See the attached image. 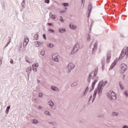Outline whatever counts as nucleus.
Masks as SVG:
<instances>
[{"label":"nucleus","instance_id":"f257e3e1","mask_svg":"<svg viewBox=\"0 0 128 128\" xmlns=\"http://www.w3.org/2000/svg\"><path fill=\"white\" fill-rule=\"evenodd\" d=\"M106 84H108L107 81H102L101 82H100L98 88L94 91V93L93 94V100H94V98H96V94H98L99 96L100 94H102V86H106Z\"/></svg>","mask_w":128,"mask_h":128},{"label":"nucleus","instance_id":"f03ea898","mask_svg":"<svg viewBox=\"0 0 128 128\" xmlns=\"http://www.w3.org/2000/svg\"><path fill=\"white\" fill-rule=\"evenodd\" d=\"M128 56V47L126 48H124L122 50L119 58V60H122L123 58H126Z\"/></svg>","mask_w":128,"mask_h":128},{"label":"nucleus","instance_id":"7ed1b4c3","mask_svg":"<svg viewBox=\"0 0 128 128\" xmlns=\"http://www.w3.org/2000/svg\"><path fill=\"white\" fill-rule=\"evenodd\" d=\"M108 96L110 100H116V93L112 91H110V92L108 93Z\"/></svg>","mask_w":128,"mask_h":128},{"label":"nucleus","instance_id":"20e7f679","mask_svg":"<svg viewBox=\"0 0 128 128\" xmlns=\"http://www.w3.org/2000/svg\"><path fill=\"white\" fill-rule=\"evenodd\" d=\"M126 68H128V66L126 65V64H122L121 69L120 70V72L124 74V72L126 70Z\"/></svg>","mask_w":128,"mask_h":128},{"label":"nucleus","instance_id":"39448f33","mask_svg":"<svg viewBox=\"0 0 128 128\" xmlns=\"http://www.w3.org/2000/svg\"><path fill=\"white\" fill-rule=\"evenodd\" d=\"M74 68V64L72 63H70L67 67L68 70L69 72H70L72 68Z\"/></svg>","mask_w":128,"mask_h":128},{"label":"nucleus","instance_id":"423d86ee","mask_svg":"<svg viewBox=\"0 0 128 128\" xmlns=\"http://www.w3.org/2000/svg\"><path fill=\"white\" fill-rule=\"evenodd\" d=\"M52 59L55 62H58V54H53L52 56Z\"/></svg>","mask_w":128,"mask_h":128},{"label":"nucleus","instance_id":"0eeeda50","mask_svg":"<svg viewBox=\"0 0 128 128\" xmlns=\"http://www.w3.org/2000/svg\"><path fill=\"white\" fill-rule=\"evenodd\" d=\"M78 50V49L76 48V46H74L71 52V54H76V52Z\"/></svg>","mask_w":128,"mask_h":128},{"label":"nucleus","instance_id":"6e6552de","mask_svg":"<svg viewBox=\"0 0 128 128\" xmlns=\"http://www.w3.org/2000/svg\"><path fill=\"white\" fill-rule=\"evenodd\" d=\"M112 58V54H108L107 55V58H106V62H110V58Z\"/></svg>","mask_w":128,"mask_h":128},{"label":"nucleus","instance_id":"1a4fd4ad","mask_svg":"<svg viewBox=\"0 0 128 128\" xmlns=\"http://www.w3.org/2000/svg\"><path fill=\"white\" fill-rule=\"evenodd\" d=\"M116 62L114 61V62L111 65L110 68V70H112V68H114V66H116Z\"/></svg>","mask_w":128,"mask_h":128},{"label":"nucleus","instance_id":"9d476101","mask_svg":"<svg viewBox=\"0 0 128 128\" xmlns=\"http://www.w3.org/2000/svg\"><path fill=\"white\" fill-rule=\"evenodd\" d=\"M98 80H94L92 84V88H94V86H96V84Z\"/></svg>","mask_w":128,"mask_h":128},{"label":"nucleus","instance_id":"9b49d317","mask_svg":"<svg viewBox=\"0 0 128 128\" xmlns=\"http://www.w3.org/2000/svg\"><path fill=\"white\" fill-rule=\"evenodd\" d=\"M26 72H32V67H28L26 69Z\"/></svg>","mask_w":128,"mask_h":128},{"label":"nucleus","instance_id":"f8f14e48","mask_svg":"<svg viewBox=\"0 0 128 128\" xmlns=\"http://www.w3.org/2000/svg\"><path fill=\"white\" fill-rule=\"evenodd\" d=\"M70 28L72 30H76V26H74L72 24H70Z\"/></svg>","mask_w":128,"mask_h":128},{"label":"nucleus","instance_id":"ddd939ff","mask_svg":"<svg viewBox=\"0 0 128 128\" xmlns=\"http://www.w3.org/2000/svg\"><path fill=\"white\" fill-rule=\"evenodd\" d=\"M35 44H36V46L37 47L40 46V45L42 44V43L40 42H36Z\"/></svg>","mask_w":128,"mask_h":128},{"label":"nucleus","instance_id":"4468645a","mask_svg":"<svg viewBox=\"0 0 128 128\" xmlns=\"http://www.w3.org/2000/svg\"><path fill=\"white\" fill-rule=\"evenodd\" d=\"M10 108V106L7 107L6 110V114H8V110H9Z\"/></svg>","mask_w":128,"mask_h":128},{"label":"nucleus","instance_id":"2eb2a0df","mask_svg":"<svg viewBox=\"0 0 128 128\" xmlns=\"http://www.w3.org/2000/svg\"><path fill=\"white\" fill-rule=\"evenodd\" d=\"M66 32V29L60 28L59 30V32Z\"/></svg>","mask_w":128,"mask_h":128},{"label":"nucleus","instance_id":"dca6fc26","mask_svg":"<svg viewBox=\"0 0 128 128\" xmlns=\"http://www.w3.org/2000/svg\"><path fill=\"white\" fill-rule=\"evenodd\" d=\"M52 90H58V88L54 86L52 87Z\"/></svg>","mask_w":128,"mask_h":128},{"label":"nucleus","instance_id":"f3484780","mask_svg":"<svg viewBox=\"0 0 128 128\" xmlns=\"http://www.w3.org/2000/svg\"><path fill=\"white\" fill-rule=\"evenodd\" d=\"M40 54L42 56H44V54H46V52H44V50H42L41 52H40Z\"/></svg>","mask_w":128,"mask_h":128},{"label":"nucleus","instance_id":"a211bd4d","mask_svg":"<svg viewBox=\"0 0 128 128\" xmlns=\"http://www.w3.org/2000/svg\"><path fill=\"white\" fill-rule=\"evenodd\" d=\"M24 42H27L28 44L29 40H28V38H24Z\"/></svg>","mask_w":128,"mask_h":128},{"label":"nucleus","instance_id":"6ab92c4d","mask_svg":"<svg viewBox=\"0 0 128 128\" xmlns=\"http://www.w3.org/2000/svg\"><path fill=\"white\" fill-rule=\"evenodd\" d=\"M38 64H33L32 68L34 67V68H38Z\"/></svg>","mask_w":128,"mask_h":128},{"label":"nucleus","instance_id":"aec40b11","mask_svg":"<svg viewBox=\"0 0 128 128\" xmlns=\"http://www.w3.org/2000/svg\"><path fill=\"white\" fill-rule=\"evenodd\" d=\"M48 104L49 106H54V102H52V101H50L48 102Z\"/></svg>","mask_w":128,"mask_h":128},{"label":"nucleus","instance_id":"412c9836","mask_svg":"<svg viewBox=\"0 0 128 128\" xmlns=\"http://www.w3.org/2000/svg\"><path fill=\"white\" fill-rule=\"evenodd\" d=\"M32 122H33V124H38V120H34L32 121Z\"/></svg>","mask_w":128,"mask_h":128},{"label":"nucleus","instance_id":"4be33fe9","mask_svg":"<svg viewBox=\"0 0 128 128\" xmlns=\"http://www.w3.org/2000/svg\"><path fill=\"white\" fill-rule=\"evenodd\" d=\"M62 6H68V3H63Z\"/></svg>","mask_w":128,"mask_h":128},{"label":"nucleus","instance_id":"5701e85b","mask_svg":"<svg viewBox=\"0 0 128 128\" xmlns=\"http://www.w3.org/2000/svg\"><path fill=\"white\" fill-rule=\"evenodd\" d=\"M50 18H52L53 20H54V18H56V15H52Z\"/></svg>","mask_w":128,"mask_h":128},{"label":"nucleus","instance_id":"b1692460","mask_svg":"<svg viewBox=\"0 0 128 128\" xmlns=\"http://www.w3.org/2000/svg\"><path fill=\"white\" fill-rule=\"evenodd\" d=\"M42 96H44V94L42 92L39 93V95H38V97L39 98H42Z\"/></svg>","mask_w":128,"mask_h":128},{"label":"nucleus","instance_id":"393cba45","mask_svg":"<svg viewBox=\"0 0 128 128\" xmlns=\"http://www.w3.org/2000/svg\"><path fill=\"white\" fill-rule=\"evenodd\" d=\"M48 48H52L54 46V45L52 44H48Z\"/></svg>","mask_w":128,"mask_h":128},{"label":"nucleus","instance_id":"a878e982","mask_svg":"<svg viewBox=\"0 0 128 128\" xmlns=\"http://www.w3.org/2000/svg\"><path fill=\"white\" fill-rule=\"evenodd\" d=\"M23 44L24 46H28V42H24Z\"/></svg>","mask_w":128,"mask_h":128},{"label":"nucleus","instance_id":"bb28decb","mask_svg":"<svg viewBox=\"0 0 128 128\" xmlns=\"http://www.w3.org/2000/svg\"><path fill=\"white\" fill-rule=\"evenodd\" d=\"M88 10H89L90 12V10H92V6H89Z\"/></svg>","mask_w":128,"mask_h":128},{"label":"nucleus","instance_id":"cd10ccee","mask_svg":"<svg viewBox=\"0 0 128 128\" xmlns=\"http://www.w3.org/2000/svg\"><path fill=\"white\" fill-rule=\"evenodd\" d=\"M34 38H36V40H38V35L35 34L34 36Z\"/></svg>","mask_w":128,"mask_h":128},{"label":"nucleus","instance_id":"c85d7f7f","mask_svg":"<svg viewBox=\"0 0 128 128\" xmlns=\"http://www.w3.org/2000/svg\"><path fill=\"white\" fill-rule=\"evenodd\" d=\"M44 2L46 4H50V0H45Z\"/></svg>","mask_w":128,"mask_h":128},{"label":"nucleus","instance_id":"c756f323","mask_svg":"<svg viewBox=\"0 0 128 128\" xmlns=\"http://www.w3.org/2000/svg\"><path fill=\"white\" fill-rule=\"evenodd\" d=\"M60 22H64V19L62 18V17L60 16Z\"/></svg>","mask_w":128,"mask_h":128},{"label":"nucleus","instance_id":"7c9ffc66","mask_svg":"<svg viewBox=\"0 0 128 128\" xmlns=\"http://www.w3.org/2000/svg\"><path fill=\"white\" fill-rule=\"evenodd\" d=\"M120 86L121 90H124V86H122V85L120 84Z\"/></svg>","mask_w":128,"mask_h":128},{"label":"nucleus","instance_id":"2f4dec72","mask_svg":"<svg viewBox=\"0 0 128 128\" xmlns=\"http://www.w3.org/2000/svg\"><path fill=\"white\" fill-rule=\"evenodd\" d=\"M36 67H33V70L34 71V72H36Z\"/></svg>","mask_w":128,"mask_h":128},{"label":"nucleus","instance_id":"473e14b6","mask_svg":"<svg viewBox=\"0 0 128 128\" xmlns=\"http://www.w3.org/2000/svg\"><path fill=\"white\" fill-rule=\"evenodd\" d=\"M124 94L126 96H128V91H126L124 92Z\"/></svg>","mask_w":128,"mask_h":128},{"label":"nucleus","instance_id":"72a5a7b5","mask_svg":"<svg viewBox=\"0 0 128 128\" xmlns=\"http://www.w3.org/2000/svg\"><path fill=\"white\" fill-rule=\"evenodd\" d=\"M90 40V36H88L87 38V40Z\"/></svg>","mask_w":128,"mask_h":128},{"label":"nucleus","instance_id":"f704fd0d","mask_svg":"<svg viewBox=\"0 0 128 128\" xmlns=\"http://www.w3.org/2000/svg\"><path fill=\"white\" fill-rule=\"evenodd\" d=\"M45 114H50V112L48 111H46L45 112Z\"/></svg>","mask_w":128,"mask_h":128},{"label":"nucleus","instance_id":"c9c22d12","mask_svg":"<svg viewBox=\"0 0 128 128\" xmlns=\"http://www.w3.org/2000/svg\"><path fill=\"white\" fill-rule=\"evenodd\" d=\"M112 114L113 116H118V113L114 112Z\"/></svg>","mask_w":128,"mask_h":128},{"label":"nucleus","instance_id":"e433bc0d","mask_svg":"<svg viewBox=\"0 0 128 128\" xmlns=\"http://www.w3.org/2000/svg\"><path fill=\"white\" fill-rule=\"evenodd\" d=\"M43 38H44V40H46V35L44 34H43Z\"/></svg>","mask_w":128,"mask_h":128},{"label":"nucleus","instance_id":"4c0bfd02","mask_svg":"<svg viewBox=\"0 0 128 128\" xmlns=\"http://www.w3.org/2000/svg\"><path fill=\"white\" fill-rule=\"evenodd\" d=\"M10 62V64H14V60H11Z\"/></svg>","mask_w":128,"mask_h":128},{"label":"nucleus","instance_id":"58836bf2","mask_svg":"<svg viewBox=\"0 0 128 128\" xmlns=\"http://www.w3.org/2000/svg\"><path fill=\"white\" fill-rule=\"evenodd\" d=\"M123 128H128V126H125L123 127Z\"/></svg>","mask_w":128,"mask_h":128},{"label":"nucleus","instance_id":"ea45409f","mask_svg":"<svg viewBox=\"0 0 128 128\" xmlns=\"http://www.w3.org/2000/svg\"><path fill=\"white\" fill-rule=\"evenodd\" d=\"M49 32H54V30H49Z\"/></svg>","mask_w":128,"mask_h":128},{"label":"nucleus","instance_id":"a19ab883","mask_svg":"<svg viewBox=\"0 0 128 128\" xmlns=\"http://www.w3.org/2000/svg\"><path fill=\"white\" fill-rule=\"evenodd\" d=\"M48 26H52V23H48Z\"/></svg>","mask_w":128,"mask_h":128},{"label":"nucleus","instance_id":"79ce46f5","mask_svg":"<svg viewBox=\"0 0 128 128\" xmlns=\"http://www.w3.org/2000/svg\"><path fill=\"white\" fill-rule=\"evenodd\" d=\"M26 62H30L28 60H26Z\"/></svg>","mask_w":128,"mask_h":128},{"label":"nucleus","instance_id":"37998d69","mask_svg":"<svg viewBox=\"0 0 128 128\" xmlns=\"http://www.w3.org/2000/svg\"><path fill=\"white\" fill-rule=\"evenodd\" d=\"M92 96H90V98H92Z\"/></svg>","mask_w":128,"mask_h":128},{"label":"nucleus","instance_id":"c03bdc74","mask_svg":"<svg viewBox=\"0 0 128 128\" xmlns=\"http://www.w3.org/2000/svg\"><path fill=\"white\" fill-rule=\"evenodd\" d=\"M88 88H87L86 89V90H88Z\"/></svg>","mask_w":128,"mask_h":128},{"label":"nucleus","instance_id":"a18cd8bd","mask_svg":"<svg viewBox=\"0 0 128 128\" xmlns=\"http://www.w3.org/2000/svg\"><path fill=\"white\" fill-rule=\"evenodd\" d=\"M39 108H42L40 106Z\"/></svg>","mask_w":128,"mask_h":128}]
</instances>
